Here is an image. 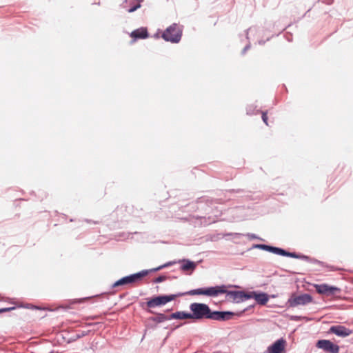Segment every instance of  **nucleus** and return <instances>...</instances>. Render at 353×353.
Segmentation results:
<instances>
[{"label": "nucleus", "instance_id": "nucleus-1", "mask_svg": "<svg viewBox=\"0 0 353 353\" xmlns=\"http://www.w3.org/2000/svg\"><path fill=\"white\" fill-rule=\"evenodd\" d=\"M190 310L192 311V319H199L203 317L214 319H230L233 313L230 312H215L210 313L208 306L203 303H192L190 305Z\"/></svg>", "mask_w": 353, "mask_h": 353}, {"label": "nucleus", "instance_id": "nucleus-2", "mask_svg": "<svg viewBox=\"0 0 353 353\" xmlns=\"http://www.w3.org/2000/svg\"><path fill=\"white\" fill-rule=\"evenodd\" d=\"M179 296H182V294H179L154 296L148 301V306L150 308L163 306L165 305L167 303L174 300Z\"/></svg>", "mask_w": 353, "mask_h": 353}, {"label": "nucleus", "instance_id": "nucleus-3", "mask_svg": "<svg viewBox=\"0 0 353 353\" xmlns=\"http://www.w3.org/2000/svg\"><path fill=\"white\" fill-rule=\"evenodd\" d=\"M181 29L179 26L174 25L167 28V30L163 33V38L165 41H170L171 42L176 43L181 38Z\"/></svg>", "mask_w": 353, "mask_h": 353}, {"label": "nucleus", "instance_id": "nucleus-4", "mask_svg": "<svg viewBox=\"0 0 353 353\" xmlns=\"http://www.w3.org/2000/svg\"><path fill=\"white\" fill-rule=\"evenodd\" d=\"M286 341L281 339L275 341L272 345L268 347V353H283L285 352Z\"/></svg>", "mask_w": 353, "mask_h": 353}, {"label": "nucleus", "instance_id": "nucleus-5", "mask_svg": "<svg viewBox=\"0 0 353 353\" xmlns=\"http://www.w3.org/2000/svg\"><path fill=\"white\" fill-rule=\"evenodd\" d=\"M317 346L319 348L323 349L324 350L331 353H337L339 351V347L337 345L327 340L319 341L317 343Z\"/></svg>", "mask_w": 353, "mask_h": 353}, {"label": "nucleus", "instance_id": "nucleus-6", "mask_svg": "<svg viewBox=\"0 0 353 353\" xmlns=\"http://www.w3.org/2000/svg\"><path fill=\"white\" fill-rule=\"evenodd\" d=\"M181 263V269L188 274H191L196 269L197 263L191 261L188 259H183L179 261Z\"/></svg>", "mask_w": 353, "mask_h": 353}, {"label": "nucleus", "instance_id": "nucleus-7", "mask_svg": "<svg viewBox=\"0 0 353 353\" xmlns=\"http://www.w3.org/2000/svg\"><path fill=\"white\" fill-rule=\"evenodd\" d=\"M174 263H175V262H168V263H165L164 265L159 266L156 268L147 270H143L139 273L134 274V281H135L137 280L141 279L143 277L147 276L150 272L159 271V270L163 269V268L168 267L170 265H172Z\"/></svg>", "mask_w": 353, "mask_h": 353}, {"label": "nucleus", "instance_id": "nucleus-8", "mask_svg": "<svg viewBox=\"0 0 353 353\" xmlns=\"http://www.w3.org/2000/svg\"><path fill=\"white\" fill-rule=\"evenodd\" d=\"M249 292H244L241 291H235V292H230L228 294V297L230 299L232 300L234 302L239 303L242 302L246 299H249L250 297H248Z\"/></svg>", "mask_w": 353, "mask_h": 353}, {"label": "nucleus", "instance_id": "nucleus-9", "mask_svg": "<svg viewBox=\"0 0 353 353\" xmlns=\"http://www.w3.org/2000/svg\"><path fill=\"white\" fill-rule=\"evenodd\" d=\"M248 297L254 299L259 304L265 305L269 300V296L265 293L249 292Z\"/></svg>", "mask_w": 353, "mask_h": 353}, {"label": "nucleus", "instance_id": "nucleus-10", "mask_svg": "<svg viewBox=\"0 0 353 353\" xmlns=\"http://www.w3.org/2000/svg\"><path fill=\"white\" fill-rule=\"evenodd\" d=\"M130 284H132V274H128L116 281L111 285L110 288H120Z\"/></svg>", "mask_w": 353, "mask_h": 353}, {"label": "nucleus", "instance_id": "nucleus-11", "mask_svg": "<svg viewBox=\"0 0 353 353\" xmlns=\"http://www.w3.org/2000/svg\"><path fill=\"white\" fill-rule=\"evenodd\" d=\"M310 301H311V298L307 294H303V295H301V296L293 295L289 299V302L291 305L305 304Z\"/></svg>", "mask_w": 353, "mask_h": 353}, {"label": "nucleus", "instance_id": "nucleus-12", "mask_svg": "<svg viewBox=\"0 0 353 353\" xmlns=\"http://www.w3.org/2000/svg\"><path fill=\"white\" fill-rule=\"evenodd\" d=\"M315 288L319 294L326 295H334L339 291V289L334 287H331L327 285H316Z\"/></svg>", "mask_w": 353, "mask_h": 353}, {"label": "nucleus", "instance_id": "nucleus-13", "mask_svg": "<svg viewBox=\"0 0 353 353\" xmlns=\"http://www.w3.org/2000/svg\"><path fill=\"white\" fill-rule=\"evenodd\" d=\"M330 331L341 337L349 336L351 333L350 330L343 326H333L330 328Z\"/></svg>", "mask_w": 353, "mask_h": 353}, {"label": "nucleus", "instance_id": "nucleus-14", "mask_svg": "<svg viewBox=\"0 0 353 353\" xmlns=\"http://www.w3.org/2000/svg\"><path fill=\"white\" fill-rule=\"evenodd\" d=\"M205 292L206 296H216L219 294L225 292L223 287H211L205 288Z\"/></svg>", "mask_w": 353, "mask_h": 353}, {"label": "nucleus", "instance_id": "nucleus-15", "mask_svg": "<svg viewBox=\"0 0 353 353\" xmlns=\"http://www.w3.org/2000/svg\"><path fill=\"white\" fill-rule=\"evenodd\" d=\"M254 248L263 249L279 254L285 255V252L284 250L265 245H255Z\"/></svg>", "mask_w": 353, "mask_h": 353}, {"label": "nucleus", "instance_id": "nucleus-16", "mask_svg": "<svg viewBox=\"0 0 353 353\" xmlns=\"http://www.w3.org/2000/svg\"><path fill=\"white\" fill-rule=\"evenodd\" d=\"M192 319L191 313H188L185 312H177L175 313H173L170 315V316L168 318V319Z\"/></svg>", "mask_w": 353, "mask_h": 353}, {"label": "nucleus", "instance_id": "nucleus-17", "mask_svg": "<svg viewBox=\"0 0 353 353\" xmlns=\"http://www.w3.org/2000/svg\"><path fill=\"white\" fill-rule=\"evenodd\" d=\"M91 331L90 330H82V331H80L79 333H77L76 334H74L72 335L68 340V343H72V342H74L76 341L77 340L83 337V336H85L87 335H88L90 334Z\"/></svg>", "mask_w": 353, "mask_h": 353}, {"label": "nucleus", "instance_id": "nucleus-18", "mask_svg": "<svg viewBox=\"0 0 353 353\" xmlns=\"http://www.w3.org/2000/svg\"><path fill=\"white\" fill-rule=\"evenodd\" d=\"M119 8L129 13L132 12V0H123Z\"/></svg>", "mask_w": 353, "mask_h": 353}, {"label": "nucleus", "instance_id": "nucleus-19", "mask_svg": "<svg viewBox=\"0 0 353 353\" xmlns=\"http://www.w3.org/2000/svg\"><path fill=\"white\" fill-rule=\"evenodd\" d=\"M147 36L148 34L145 28H141L136 30H134V39H143L147 37Z\"/></svg>", "mask_w": 353, "mask_h": 353}, {"label": "nucleus", "instance_id": "nucleus-20", "mask_svg": "<svg viewBox=\"0 0 353 353\" xmlns=\"http://www.w3.org/2000/svg\"><path fill=\"white\" fill-rule=\"evenodd\" d=\"M182 295L188 294V295H205V288L196 289L189 291L186 293L181 294Z\"/></svg>", "mask_w": 353, "mask_h": 353}, {"label": "nucleus", "instance_id": "nucleus-21", "mask_svg": "<svg viewBox=\"0 0 353 353\" xmlns=\"http://www.w3.org/2000/svg\"><path fill=\"white\" fill-rule=\"evenodd\" d=\"M16 307H17L16 306H12V307H9L0 308V314L14 310L16 309Z\"/></svg>", "mask_w": 353, "mask_h": 353}, {"label": "nucleus", "instance_id": "nucleus-22", "mask_svg": "<svg viewBox=\"0 0 353 353\" xmlns=\"http://www.w3.org/2000/svg\"><path fill=\"white\" fill-rule=\"evenodd\" d=\"M143 1V0H134V8H133L134 11L141 7L140 3Z\"/></svg>", "mask_w": 353, "mask_h": 353}, {"label": "nucleus", "instance_id": "nucleus-23", "mask_svg": "<svg viewBox=\"0 0 353 353\" xmlns=\"http://www.w3.org/2000/svg\"><path fill=\"white\" fill-rule=\"evenodd\" d=\"M111 294H114V292H105V293H102L101 295H96L94 296V297H97V298H99V299H101V298H104V297H108V296Z\"/></svg>", "mask_w": 353, "mask_h": 353}, {"label": "nucleus", "instance_id": "nucleus-24", "mask_svg": "<svg viewBox=\"0 0 353 353\" xmlns=\"http://www.w3.org/2000/svg\"><path fill=\"white\" fill-rule=\"evenodd\" d=\"M19 307H24V308H34V309H39L38 307H36V306H33L32 305H30V304H26V305H19Z\"/></svg>", "mask_w": 353, "mask_h": 353}, {"label": "nucleus", "instance_id": "nucleus-25", "mask_svg": "<svg viewBox=\"0 0 353 353\" xmlns=\"http://www.w3.org/2000/svg\"><path fill=\"white\" fill-rule=\"evenodd\" d=\"M165 280V276H159L158 278H157L155 280V282L161 283Z\"/></svg>", "mask_w": 353, "mask_h": 353}, {"label": "nucleus", "instance_id": "nucleus-26", "mask_svg": "<svg viewBox=\"0 0 353 353\" xmlns=\"http://www.w3.org/2000/svg\"><path fill=\"white\" fill-rule=\"evenodd\" d=\"M85 221H86L87 223H94V224H97V223H98V221H92V220H90V219H85Z\"/></svg>", "mask_w": 353, "mask_h": 353}, {"label": "nucleus", "instance_id": "nucleus-27", "mask_svg": "<svg viewBox=\"0 0 353 353\" xmlns=\"http://www.w3.org/2000/svg\"><path fill=\"white\" fill-rule=\"evenodd\" d=\"M262 118L263 121L267 124V115L265 114H263Z\"/></svg>", "mask_w": 353, "mask_h": 353}, {"label": "nucleus", "instance_id": "nucleus-28", "mask_svg": "<svg viewBox=\"0 0 353 353\" xmlns=\"http://www.w3.org/2000/svg\"><path fill=\"white\" fill-rule=\"evenodd\" d=\"M128 34H129V36L132 38V36H133V34H132V31L130 32H128Z\"/></svg>", "mask_w": 353, "mask_h": 353}, {"label": "nucleus", "instance_id": "nucleus-29", "mask_svg": "<svg viewBox=\"0 0 353 353\" xmlns=\"http://www.w3.org/2000/svg\"><path fill=\"white\" fill-rule=\"evenodd\" d=\"M90 299V297L83 298L82 300H85V299Z\"/></svg>", "mask_w": 353, "mask_h": 353}, {"label": "nucleus", "instance_id": "nucleus-30", "mask_svg": "<svg viewBox=\"0 0 353 353\" xmlns=\"http://www.w3.org/2000/svg\"><path fill=\"white\" fill-rule=\"evenodd\" d=\"M130 44H132V39L130 41Z\"/></svg>", "mask_w": 353, "mask_h": 353}, {"label": "nucleus", "instance_id": "nucleus-31", "mask_svg": "<svg viewBox=\"0 0 353 353\" xmlns=\"http://www.w3.org/2000/svg\"><path fill=\"white\" fill-rule=\"evenodd\" d=\"M93 323H88V325H92Z\"/></svg>", "mask_w": 353, "mask_h": 353}, {"label": "nucleus", "instance_id": "nucleus-32", "mask_svg": "<svg viewBox=\"0 0 353 353\" xmlns=\"http://www.w3.org/2000/svg\"><path fill=\"white\" fill-rule=\"evenodd\" d=\"M49 353H54V351H53V350H52V351H50Z\"/></svg>", "mask_w": 353, "mask_h": 353}]
</instances>
